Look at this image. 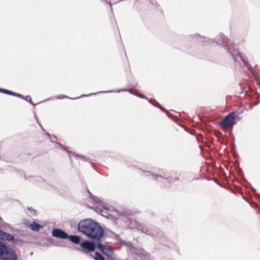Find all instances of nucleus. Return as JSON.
<instances>
[{
  "label": "nucleus",
  "mask_w": 260,
  "mask_h": 260,
  "mask_svg": "<svg viewBox=\"0 0 260 260\" xmlns=\"http://www.w3.org/2000/svg\"><path fill=\"white\" fill-rule=\"evenodd\" d=\"M144 175L146 177H150V179L157 181H159L158 178L165 179L169 182L179 180L178 177L176 176L175 178H173L170 175H168L167 173H164L162 175H158L152 173L150 171H144Z\"/></svg>",
  "instance_id": "39448f33"
},
{
  "label": "nucleus",
  "mask_w": 260,
  "mask_h": 260,
  "mask_svg": "<svg viewBox=\"0 0 260 260\" xmlns=\"http://www.w3.org/2000/svg\"><path fill=\"white\" fill-rule=\"evenodd\" d=\"M97 244L98 242L96 241L84 240L80 243V246L83 248L81 251L84 253L93 252L95 248H97Z\"/></svg>",
  "instance_id": "0eeeda50"
},
{
  "label": "nucleus",
  "mask_w": 260,
  "mask_h": 260,
  "mask_svg": "<svg viewBox=\"0 0 260 260\" xmlns=\"http://www.w3.org/2000/svg\"><path fill=\"white\" fill-rule=\"evenodd\" d=\"M135 95L139 97V98H142V99H147V98L146 97V96H145L143 94H140V93H139V94H136Z\"/></svg>",
  "instance_id": "7c9ffc66"
},
{
  "label": "nucleus",
  "mask_w": 260,
  "mask_h": 260,
  "mask_svg": "<svg viewBox=\"0 0 260 260\" xmlns=\"http://www.w3.org/2000/svg\"><path fill=\"white\" fill-rule=\"evenodd\" d=\"M116 212L119 217H121V216L122 217V216H124V214L121 212H120L119 211H116Z\"/></svg>",
  "instance_id": "473e14b6"
},
{
  "label": "nucleus",
  "mask_w": 260,
  "mask_h": 260,
  "mask_svg": "<svg viewBox=\"0 0 260 260\" xmlns=\"http://www.w3.org/2000/svg\"><path fill=\"white\" fill-rule=\"evenodd\" d=\"M121 91H127L131 93L132 94L135 95L136 93H135V92L133 91L132 89H121L117 91L118 92H121Z\"/></svg>",
  "instance_id": "a878e982"
},
{
  "label": "nucleus",
  "mask_w": 260,
  "mask_h": 260,
  "mask_svg": "<svg viewBox=\"0 0 260 260\" xmlns=\"http://www.w3.org/2000/svg\"><path fill=\"white\" fill-rule=\"evenodd\" d=\"M11 95L17 96V97H18L19 98L23 99L24 100H25V98L22 94H19V93H16V92H13V93L11 94Z\"/></svg>",
  "instance_id": "bb28decb"
},
{
  "label": "nucleus",
  "mask_w": 260,
  "mask_h": 260,
  "mask_svg": "<svg viewBox=\"0 0 260 260\" xmlns=\"http://www.w3.org/2000/svg\"><path fill=\"white\" fill-rule=\"evenodd\" d=\"M35 114V119H36L37 121V123H38V124L39 125V126L41 127L43 131H45L44 129L43 128V127H42V125L39 123V120H38V117L36 115V114L35 113H34Z\"/></svg>",
  "instance_id": "c85d7f7f"
},
{
  "label": "nucleus",
  "mask_w": 260,
  "mask_h": 260,
  "mask_svg": "<svg viewBox=\"0 0 260 260\" xmlns=\"http://www.w3.org/2000/svg\"><path fill=\"white\" fill-rule=\"evenodd\" d=\"M78 230L93 241H98L104 236V229L93 219L81 220L77 224Z\"/></svg>",
  "instance_id": "f257e3e1"
},
{
  "label": "nucleus",
  "mask_w": 260,
  "mask_h": 260,
  "mask_svg": "<svg viewBox=\"0 0 260 260\" xmlns=\"http://www.w3.org/2000/svg\"><path fill=\"white\" fill-rule=\"evenodd\" d=\"M72 243L75 244H80L81 242H80L81 237L78 235H69V237L68 238Z\"/></svg>",
  "instance_id": "ddd939ff"
},
{
  "label": "nucleus",
  "mask_w": 260,
  "mask_h": 260,
  "mask_svg": "<svg viewBox=\"0 0 260 260\" xmlns=\"http://www.w3.org/2000/svg\"><path fill=\"white\" fill-rule=\"evenodd\" d=\"M142 251H143V252H141V254L143 253L144 250H142Z\"/></svg>",
  "instance_id": "c9c22d12"
},
{
  "label": "nucleus",
  "mask_w": 260,
  "mask_h": 260,
  "mask_svg": "<svg viewBox=\"0 0 260 260\" xmlns=\"http://www.w3.org/2000/svg\"><path fill=\"white\" fill-rule=\"evenodd\" d=\"M7 235V233L4 232L0 229V239L4 240Z\"/></svg>",
  "instance_id": "4be33fe9"
},
{
  "label": "nucleus",
  "mask_w": 260,
  "mask_h": 260,
  "mask_svg": "<svg viewBox=\"0 0 260 260\" xmlns=\"http://www.w3.org/2000/svg\"><path fill=\"white\" fill-rule=\"evenodd\" d=\"M252 190H253V192H254V193H255V196H256V197H260V195H259L258 193H256V189H254V188H253V187H252Z\"/></svg>",
  "instance_id": "72a5a7b5"
},
{
  "label": "nucleus",
  "mask_w": 260,
  "mask_h": 260,
  "mask_svg": "<svg viewBox=\"0 0 260 260\" xmlns=\"http://www.w3.org/2000/svg\"><path fill=\"white\" fill-rule=\"evenodd\" d=\"M218 38H219V39H217V40L215 41L217 44L222 46L225 49L228 51L236 63H237L242 69L246 68L249 70H252L251 66L248 62L247 58L244 54L240 52L238 50H231L226 44L224 45L226 41L222 34H220Z\"/></svg>",
  "instance_id": "f03ea898"
},
{
  "label": "nucleus",
  "mask_w": 260,
  "mask_h": 260,
  "mask_svg": "<svg viewBox=\"0 0 260 260\" xmlns=\"http://www.w3.org/2000/svg\"><path fill=\"white\" fill-rule=\"evenodd\" d=\"M74 156H76L81 158L82 160H83L85 161H89V162L90 160V158H89L88 157H87L84 155H78V154H76V155H75Z\"/></svg>",
  "instance_id": "412c9836"
},
{
  "label": "nucleus",
  "mask_w": 260,
  "mask_h": 260,
  "mask_svg": "<svg viewBox=\"0 0 260 260\" xmlns=\"http://www.w3.org/2000/svg\"><path fill=\"white\" fill-rule=\"evenodd\" d=\"M57 144L60 146L61 147H62L66 151H67V152H68L69 155L70 156L71 154H72V155H76V153L72 152V151H70L68 149V147L67 146H63L61 143H57Z\"/></svg>",
  "instance_id": "a211bd4d"
},
{
  "label": "nucleus",
  "mask_w": 260,
  "mask_h": 260,
  "mask_svg": "<svg viewBox=\"0 0 260 260\" xmlns=\"http://www.w3.org/2000/svg\"><path fill=\"white\" fill-rule=\"evenodd\" d=\"M53 237L61 239H68L69 235L67 232L60 229H54L52 231Z\"/></svg>",
  "instance_id": "1a4fd4ad"
},
{
  "label": "nucleus",
  "mask_w": 260,
  "mask_h": 260,
  "mask_svg": "<svg viewBox=\"0 0 260 260\" xmlns=\"http://www.w3.org/2000/svg\"><path fill=\"white\" fill-rule=\"evenodd\" d=\"M142 232L149 236L152 237H156L159 239L160 242L161 244L166 245L165 242L167 241V238L165 237L164 233L161 231L151 232L147 228H143L142 229Z\"/></svg>",
  "instance_id": "6e6552de"
},
{
  "label": "nucleus",
  "mask_w": 260,
  "mask_h": 260,
  "mask_svg": "<svg viewBox=\"0 0 260 260\" xmlns=\"http://www.w3.org/2000/svg\"><path fill=\"white\" fill-rule=\"evenodd\" d=\"M172 173L175 174H177L176 172H172Z\"/></svg>",
  "instance_id": "f704fd0d"
},
{
  "label": "nucleus",
  "mask_w": 260,
  "mask_h": 260,
  "mask_svg": "<svg viewBox=\"0 0 260 260\" xmlns=\"http://www.w3.org/2000/svg\"><path fill=\"white\" fill-rule=\"evenodd\" d=\"M140 3H144L149 9H156L159 6V5L155 0H143V2H140Z\"/></svg>",
  "instance_id": "f8f14e48"
},
{
  "label": "nucleus",
  "mask_w": 260,
  "mask_h": 260,
  "mask_svg": "<svg viewBox=\"0 0 260 260\" xmlns=\"http://www.w3.org/2000/svg\"><path fill=\"white\" fill-rule=\"evenodd\" d=\"M14 237L12 235L8 233V235H7L6 238H5L4 240L11 241L12 242V240H14Z\"/></svg>",
  "instance_id": "b1692460"
},
{
  "label": "nucleus",
  "mask_w": 260,
  "mask_h": 260,
  "mask_svg": "<svg viewBox=\"0 0 260 260\" xmlns=\"http://www.w3.org/2000/svg\"><path fill=\"white\" fill-rule=\"evenodd\" d=\"M115 238L116 240L118 241L120 243L126 245L125 241L124 240H122L119 235H115Z\"/></svg>",
  "instance_id": "393cba45"
},
{
  "label": "nucleus",
  "mask_w": 260,
  "mask_h": 260,
  "mask_svg": "<svg viewBox=\"0 0 260 260\" xmlns=\"http://www.w3.org/2000/svg\"><path fill=\"white\" fill-rule=\"evenodd\" d=\"M25 100L28 102L30 104H31V105H34V106H35V105L41 103V102H39V103H38L37 104H34L33 102H32L31 98L30 96H29V95H27L26 96H25Z\"/></svg>",
  "instance_id": "5701e85b"
},
{
  "label": "nucleus",
  "mask_w": 260,
  "mask_h": 260,
  "mask_svg": "<svg viewBox=\"0 0 260 260\" xmlns=\"http://www.w3.org/2000/svg\"><path fill=\"white\" fill-rule=\"evenodd\" d=\"M27 209L29 211H34L35 212V214H36V210H34V208L31 207H28L27 208Z\"/></svg>",
  "instance_id": "2f4dec72"
},
{
  "label": "nucleus",
  "mask_w": 260,
  "mask_h": 260,
  "mask_svg": "<svg viewBox=\"0 0 260 260\" xmlns=\"http://www.w3.org/2000/svg\"><path fill=\"white\" fill-rule=\"evenodd\" d=\"M23 241L20 239L15 238L12 240V243L15 245L21 246L22 245Z\"/></svg>",
  "instance_id": "f3484780"
},
{
  "label": "nucleus",
  "mask_w": 260,
  "mask_h": 260,
  "mask_svg": "<svg viewBox=\"0 0 260 260\" xmlns=\"http://www.w3.org/2000/svg\"><path fill=\"white\" fill-rule=\"evenodd\" d=\"M150 103L154 106L155 107L159 108L161 111H164L166 113L167 115L170 117L172 118L173 116V114L170 113L168 110H167L164 107L161 106L159 103H158L156 101L153 99H150L149 100Z\"/></svg>",
  "instance_id": "9b49d317"
},
{
  "label": "nucleus",
  "mask_w": 260,
  "mask_h": 260,
  "mask_svg": "<svg viewBox=\"0 0 260 260\" xmlns=\"http://www.w3.org/2000/svg\"><path fill=\"white\" fill-rule=\"evenodd\" d=\"M192 37L196 38V39H202V37L201 36V35L198 34H194L193 35H192Z\"/></svg>",
  "instance_id": "c756f323"
},
{
  "label": "nucleus",
  "mask_w": 260,
  "mask_h": 260,
  "mask_svg": "<svg viewBox=\"0 0 260 260\" xmlns=\"http://www.w3.org/2000/svg\"><path fill=\"white\" fill-rule=\"evenodd\" d=\"M96 241L98 242L97 248L108 257V260H113V256L114 253L113 248L111 246H106L103 244L102 243L101 239Z\"/></svg>",
  "instance_id": "423d86ee"
},
{
  "label": "nucleus",
  "mask_w": 260,
  "mask_h": 260,
  "mask_svg": "<svg viewBox=\"0 0 260 260\" xmlns=\"http://www.w3.org/2000/svg\"><path fill=\"white\" fill-rule=\"evenodd\" d=\"M114 91H115V90L99 91V92H97L96 93H91L88 94H83V95H81L80 96H78V97H76V98H70V97H69L67 95H60L59 96H57L56 99H70L73 100V99H79V98H82V97L89 96L92 95H95V94H97L101 93H109V92H113Z\"/></svg>",
  "instance_id": "9d476101"
},
{
  "label": "nucleus",
  "mask_w": 260,
  "mask_h": 260,
  "mask_svg": "<svg viewBox=\"0 0 260 260\" xmlns=\"http://www.w3.org/2000/svg\"><path fill=\"white\" fill-rule=\"evenodd\" d=\"M91 257H92L94 260H106L105 257L100 252L96 251L94 253V255L92 254H89Z\"/></svg>",
  "instance_id": "dca6fc26"
},
{
  "label": "nucleus",
  "mask_w": 260,
  "mask_h": 260,
  "mask_svg": "<svg viewBox=\"0 0 260 260\" xmlns=\"http://www.w3.org/2000/svg\"><path fill=\"white\" fill-rule=\"evenodd\" d=\"M86 192L88 194L89 197L90 199L93 201L94 203L97 204H101L102 203V201L100 199H98L96 197L93 195L89 190L87 187H86Z\"/></svg>",
  "instance_id": "2eb2a0df"
},
{
  "label": "nucleus",
  "mask_w": 260,
  "mask_h": 260,
  "mask_svg": "<svg viewBox=\"0 0 260 260\" xmlns=\"http://www.w3.org/2000/svg\"><path fill=\"white\" fill-rule=\"evenodd\" d=\"M101 1L102 2H103L104 3H105L106 4H109V6H110V8L111 12H113V8H112V4L111 3L110 0H101Z\"/></svg>",
  "instance_id": "cd10ccee"
},
{
  "label": "nucleus",
  "mask_w": 260,
  "mask_h": 260,
  "mask_svg": "<svg viewBox=\"0 0 260 260\" xmlns=\"http://www.w3.org/2000/svg\"><path fill=\"white\" fill-rule=\"evenodd\" d=\"M237 122L236 117V113L232 112L225 116L221 120L218 122L219 126L223 128L232 127Z\"/></svg>",
  "instance_id": "20e7f679"
},
{
  "label": "nucleus",
  "mask_w": 260,
  "mask_h": 260,
  "mask_svg": "<svg viewBox=\"0 0 260 260\" xmlns=\"http://www.w3.org/2000/svg\"><path fill=\"white\" fill-rule=\"evenodd\" d=\"M28 226L33 231L38 232L42 227V225L39 223H37L36 221H32L28 225Z\"/></svg>",
  "instance_id": "4468645a"
},
{
  "label": "nucleus",
  "mask_w": 260,
  "mask_h": 260,
  "mask_svg": "<svg viewBox=\"0 0 260 260\" xmlns=\"http://www.w3.org/2000/svg\"><path fill=\"white\" fill-rule=\"evenodd\" d=\"M45 135L48 136L50 138V141L53 143H56L57 144L58 142H57V137L56 136L52 135L51 136V135L48 133H46Z\"/></svg>",
  "instance_id": "6ab92c4d"
},
{
  "label": "nucleus",
  "mask_w": 260,
  "mask_h": 260,
  "mask_svg": "<svg viewBox=\"0 0 260 260\" xmlns=\"http://www.w3.org/2000/svg\"><path fill=\"white\" fill-rule=\"evenodd\" d=\"M15 252L0 241V259L17 260Z\"/></svg>",
  "instance_id": "7ed1b4c3"
},
{
  "label": "nucleus",
  "mask_w": 260,
  "mask_h": 260,
  "mask_svg": "<svg viewBox=\"0 0 260 260\" xmlns=\"http://www.w3.org/2000/svg\"><path fill=\"white\" fill-rule=\"evenodd\" d=\"M0 92L11 95L13 93V91L3 88H0Z\"/></svg>",
  "instance_id": "aec40b11"
}]
</instances>
